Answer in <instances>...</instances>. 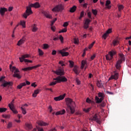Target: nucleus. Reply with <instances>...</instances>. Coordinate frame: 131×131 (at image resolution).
<instances>
[{
    "label": "nucleus",
    "mask_w": 131,
    "mask_h": 131,
    "mask_svg": "<svg viewBox=\"0 0 131 131\" xmlns=\"http://www.w3.org/2000/svg\"><path fill=\"white\" fill-rule=\"evenodd\" d=\"M40 5L39 3H35L34 4H31L28 6L27 7V10L25 13L23 14V17L25 18V19H27V17L29 16L31 14H32V10H31V8H39Z\"/></svg>",
    "instance_id": "1"
},
{
    "label": "nucleus",
    "mask_w": 131,
    "mask_h": 131,
    "mask_svg": "<svg viewBox=\"0 0 131 131\" xmlns=\"http://www.w3.org/2000/svg\"><path fill=\"white\" fill-rule=\"evenodd\" d=\"M66 102L67 106H68V109L70 110L71 114H73L75 112V102L70 98H67Z\"/></svg>",
    "instance_id": "2"
},
{
    "label": "nucleus",
    "mask_w": 131,
    "mask_h": 131,
    "mask_svg": "<svg viewBox=\"0 0 131 131\" xmlns=\"http://www.w3.org/2000/svg\"><path fill=\"white\" fill-rule=\"evenodd\" d=\"M53 80L55 81L52 82L50 83V85H56L57 83H61V82H66L68 79L65 76H57L56 78H53Z\"/></svg>",
    "instance_id": "3"
},
{
    "label": "nucleus",
    "mask_w": 131,
    "mask_h": 131,
    "mask_svg": "<svg viewBox=\"0 0 131 131\" xmlns=\"http://www.w3.org/2000/svg\"><path fill=\"white\" fill-rule=\"evenodd\" d=\"M98 96L95 97L96 103H97V104H100V103L103 102V100H104V98H105V94L103 93L99 92L98 93Z\"/></svg>",
    "instance_id": "4"
},
{
    "label": "nucleus",
    "mask_w": 131,
    "mask_h": 131,
    "mask_svg": "<svg viewBox=\"0 0 131 131\" xmlns=\"http://www.w3.org/2000/svg\"><path fill=\"white\" fill-rule=\"evenodd\" d=\"M6 78L5 76H2L0 78V82H4L1 85V86H3V88H6V86H10L12 85V82H6L4 80Z\"/></svg>",
    "instance_id": "5"
},
{
    "label": "nucleus",
    "mask_w": 131,
    "mask_h": 131,
    "mask_svg": "<svg viewBox=\"0 0 131 131\" xmlns=\"http://www.w3.org/2000/svg\"><path fill=\"white\" fill-rule=\"evenodd\" d=\"M116 51H110L108 53V54H107L105 56V58L106 60H107L108 61H111V60L113 59V56H114V55H116Z\"/></svg>",
    "instance_id": "6"
},
{
    "label": "nucleus",
    "mask_w": 131,
    "mask_h": 131,
    "mask_svg": "<svg viewBox=\"0 0 131 131\" xmlns=\"http://www.w3.org/2000/svg\"><path fill=\"white\" fill-rule=\"evenodd\" d=\"M64 10V7L62 4H59L55 6L52 11L53 12H62Z\"/></svg>",
    "instance_id": "7"
},
{
    "label": "nucleus",
    "mask_w": 131,
    "mask_h": 131,
    "mask_svg": "<svg viewBox=\"0 0 131 131\" xmlns=\"http://www.w3.org/2000/svg\"><path fill=\"white\" fill-rule=\"evenodd\" d=\"M54 73L57 75H60L59 76H62V75H64L65 73L64 72V69L63 68H59L56 71H54Z\"/></svg>",
    "instance_id": "8"
},
{
    "label": "nucleus",
    "mask_w": 131,
    "mask_h": 131,
    "mask_svg": "<svg viewBox=\"0 0 131 131\" xmlns=\"http://www.w3.org/2000/svg\"><path fill=\"white\" fill-rule=\"evenodd\" d=\"M90 119L92 121H96L98 124H101V120H100V119L98 117V115L97 114H95L93 118Z\"/></svg>",
    "instance_id": "9"
},
{
    "label": "nucleus",
    "mask_w": 131,
    "mask_h": 131,
    "mask_svg": "<svg viewBox=\"0 0 131 131\" xmlns=\"http://www.w3.org/2000/svg\"><path fill=\"white\" fill-rule=\"evenodd\" d=\"M40 64H38L34 67H29L26 68H24L22 69V70H23L24 71H28L29 70H32V69H35L36 68H38V67H40Z\"/></svg>",
    "instance_id": "10"
},
{
    "label": "nucleus",
    "mask_w": 131,
    "mask_h": 131,
    "mask_svg": "<svg viewBox=\"0 0 131 131\" xmlns=\"http://www.w3.org/2000/svg\"><path fill=\"white\" fill-rule=\"evenodd\" d=\"M111 32H112V29H108L106 31V33H105L102 36V37L104 38V39H106L108 36V34H110V33H111Z\"/></svg>",
    "instance_id": "11"
},
{
    "label": "nucleus",
    "mask_w": 131,
    "mask_h": 131,
    "mask_svg": "<svg viewBox=\"0 0 131 131\" xmlns=\"http://www.w3.org/2000/svg\"><path fill=\"white\" fill-rule=\"evenodd\" d=\"M66 96V94H64L63 95H60L58 97H56L54 98L55 101H61V100H63L65 96Z\"/></svg>",
    "instance_id": "12"
},
{
    "label": "nucleus",
    "mask_w": 131,
    "mask_h": 131,
    "mask_svg": "<svg viewBox=\"0 0 131 131\" xmlns=\"http://www.w3.org/2000/svg\"><path fill=\"white\" fill-rule=\"evenodd\" d=\"M6 12H8V9L2 7L0 8V14L1 16H4Z\"/></svg>",
    "instance_id": "13"
},
{
    "label": "nucleus",
    "mask_w": 131,
    "mask_h": 131,
    "mask_svg": "<svg viewBox=\"0 0 131 131\" xmlns=\"http://www.w3.org/2000/svg\"><path fill=\"white\" fill-rule=\"evenodd\" d=\"M122 63V62H121V61L120 60H118L116 62V63L115 64V67H116V69H118V70H119V69H120V68H121Z\"/></svg>",
    "instance_id": "14"
},
{
    "label": "nucleus",
    "mask_w": 131,
    "mask_h": 131,
    "mask_svg": "<svg viewBox=\"0 0 131 131\" xmlns=\"http://www.w3.org/2000/svg\"><path fill=\"white\" fill-rule=\"evenodd\" d=\"M26 58H29V55L25 54L22 55L21 57H19L20 62H24V60H26Z\"/></svg>",
    "instance_id": "15"
},
{
    "label": "nucleus",
    "mask_w": 131,
    "mask_h": 131,
    "mask_svg": "<svg viewBox=\"0 0 131 131\" xmlns=\"http://www.w3.org/2000/svg\"><path fill=\"white\" fill-rule=\"evenodd\" d=\"M58 52L59 53V54H61L62 57H66L69 55V53L65 52L62 50H59Z\"/></svg>",
    "instance_id": "16"
},
{
    "label": "nucleus",
    "mask_w": 131,
    "mask_h": 131,
    "mask_svg": "<svg viewBox=\"0 0 131 131\" xmlns=\"http://www.w3.org/2000/svg\"><path fill=\"white\" fill-rule=\"evenodd\" d=\"M25 40H26V39L25 38V37H23L22 39H20L17 42V46H21V45H23L24 42H25Z\"/></svg>",
    "instance_id": "17"
},
{
    "label": "nucleus",
    "mask_w": 131,
    "mask_h": 131,
    "mask_svg": "<svg viewBox=\"0 0 131 131\" xmlns=\"http://www.w3.org/2000/svg\"><path fill=\"white\" fill-rule=\"evenodd\" d=\"M42 13L46 18H48V19H52V15H51L49 12L47 11H43Z\"/></svg>",
    "instance_id": "18"
},
{
    "label": "nucleus",
    "mask_w": 131,
    "mask_h": 131,
    "mask_svg": "<svg viewBox=\"0 0 131 131\" xmlns=\"http://www.w3.org/2000/svg\"><path fill=\"white\" fill-rule=\"evenodd\" d=\"M118 78V73H115L114 75H113L111 76V77L109 78V80L111 79H117Z\"/></svg>",
    "instance_id": "19"
},
{
    "label": "nucleus",
    "mask_w": 131,
    "mask_h": 131,
    "mask_svg": "<svg viewBox=\"0 0 131 131\" xmlns=\"http://www.w3.org/2000/svg\"><path fill=\"white\" fill-rule=\"evenodd\" d=\"M73 71H74V72L75 73V74H76L77 75H78V74H79V70H78V67L76 66H75L73 69Z\"/></svg>",
    "instance_id": "20"
},
{
    "label": "nucleus",
    "mask_w": 131,
    "mask_h": 131,
    "mask_svg": "<svg viewBox=\"0 0 131 131\" xmlns=\"http://www.w3.org/2000/svg\"><path fill=\"white\" fill-rule=\"evenodd\" d=\"M37 123L39 125L41 126H46V125H49V124L42 121H39L37 122Z\"/></svg>",
    "instance_id": "21"
},
{
    "label": "nucleus",
    "mask_w": 131,
    "mask_h": 131,
    "mask_svg": "<svg viewBox=\"0 0 131 131\" xmlns=\"http://www.w3.org/2000/svg\"><path fill=\"white\" fill-rule=\"evenodd\" d=\"M65 110H62L61 111H58L56 113V115H63V114H65L66 113Z\"/></svg>",
    "instance_id": "22"
},
{
    "label": "nucleus",
    "mask_w": 131,
    "mask_h": 131,
    "mask_svg": "<svg viewBox=\"0 0 131 131\" xmlns=\"http://www.w3.org/2000/svg\"><path fill=\"white\" fill-rule=\"evenodd\" d=\"M26 85V83L23 82L20 83L19 85L17 86V89H18V90H21L23 86H25Z\"/></svg>",
    "instance_id": "23"
},
{
    "label": "nucleus",
    "mask_w": 131,
    "mask_h": 131,
    "mask_svg": "<svg viewBox=\"0 0 131 131\" xmlns=\"http://www.w3.org/2000/svg\"><path fill=\"white\" fill-rule=\"evenodd\" d=\"M111 4V1L107 0L106 1L105 6L106 7L107 9H111V6L110 5Z\"/></svg>",
    "instance_id": "24"
},
{
    "label": "nucleus",
    "mask_w": 131,
    "mask_h": 131,
    "mask_svg": "<svg viewBox=\"0 0 131 131\" xmlns=\"http://www.w3.org/2000/svg\"><path fill=\"white\" fill-rule=\"evenodd\" d=\"M120 59L118 60V61H120L122 63L123 61H125V58H124V55L123 54H120L119 55Z\"/></svg>",
    "instance_id": "25"
},
{
    "label": "nucleus",
    "mask_w": 131,
    "mask_h": 131,
    "mask_svg": "<svg viewBox=\"0 0 131 131\" xmlns=\"http://www.w3.org/2000/svg\"><path fill=\"white\" fill-rule=\"evenodd\" d=\"M32 31L33 32H36L37 31L38 28H37V27L36 24H34L32 26Z\"/></svg>",
    "instance_id": "26"
},
{
    "label": "nucleus",
    "mask_w": 131,
    "mask_h": 131,
    "mask_svg": "<svg viewBox=\"0 0 131 131\" xmlns=\"http://www.w3.org/2000/svg\"><path fill=\"white\" fill-rule=\"evenodd\" d=\"M97 86H98V88H103V83H102V81H98L97 82Z\"/></svg>",
    "instance_id": "27"
},
{
    "label": "nucleus",
    "mask_w": 131,
    "mask_h": 131,
    "mask_svg": "<svg viewBox=\"0 0 131 131\" xmlns=\"http://www.w3.org/2000/svg\"><path fill=\"white\" fill-rule=\"evenodd\" d=\"M85 65H87L86 60H82L81 67V69H83V68H84Z\"/></svg>",
    "instance_id": "28"
},
{
    "label": "nucleus",
    "mask_w": 131,
    "mask_h": 131,
    "mask_svg": "<svg viewBox=\"0 0 131 131\" xmlns=\"http://www.w3.org/2000/svg\"><path fill=\"white\" fill-rule=\"evenodd\" d=\"M26 126L27 127V129H31L32 128V125L30 123H26Z\"/></svg>",
    "instance_id": "29"
},
{
    "label": "nucleus",
    "mask_w": 131,
    "mask_h": 131,
    "mask_svg": "<svg viewBox=\"0 0 131 131\" xmlns=\"http://www.w3.org/2000/svg\"><path fill=\"white\" fill-rule=\"evenodd\" d=\"M76 11V6H74L73 7H71L70 10V13H74V12Z\"/></svg>",
    "instance_id": "30"
},
{
    "label": "nucleus",
    "mask_w": 131,
    "mask_h": 131,
    "mask_svg": "<svg viewBox=\"0 0 131 131\" xmlns=\"http://www.w3.org/2000/svg\"><path fill=\"white\" fill-rule=\"evenodd\" d=\"M39 93V90H35L34 93L32 95L33 97H34V98H35V97L37 96V94Z\"/></svg>",
    "instance_id": "31"
},
{
    "label": "nucleus",
    "mask_w": 131,
    "mask_h": 131,
    "mask_svg": "<svg viewBox=\"0 0 131 131\" xmlns=\"http://www.w3.org/2000/svg\"><path fill=\"white\" fill-rule=\"evenodd\" d=\"M10 109L12 111V112L14 114H17L18 113V111H17V110H16V109H15V106L12 107H10Z\"/></svg>",
    "instance_id": "32"
},
{
    "label": "nucleus",
    "mask_w": 131,
    "mask_h": 131,
    "mask_svg": "<svg viewBox=\"0 0 131 131\" xmlns=\"http://www.w3.org/2000/svg\"><path fill=\"white\" fill-rule=\"evenodd\" d=\"M13 77H16V78H18V79H20V78H21V76L20 75V74H18V73H15L13 75Z\"/></svg>",
    "instance_id": "33"
},
{
    "label": "nucleus",
    "mask_w": 131,
    "mask_h": 131,
    "mask_svg": "<svg viewBox=\"0 0 131 131\" xmlns=\"http://www.w3.org/2000/svg\"><path fill=\"white\" fill-rule=\"evenodd\" d=\"M7 111V108L0 107V113H3Z\"/></svg>",
    "instance_id": "34"
},
{
    "label": "nucleus",
    "mask_w": 131,
    "mask_h": 131,
    "mask_svg": "<svg viewBox=\"0 0 131 131\" xmlns=\"http://www.w3.org/2000/svg\"><path fill=\"white\" fill-rule=\"evenodd\" d=\"M14 101H15V100L13 99V100L12 101V102H11L10 103H9V104H8V106H9V108H11V107H15V106H14Z\"/></svg>",
    "instance_id": "35"
},
{
    "label": "nucleus",
    "mask_w": 131,
    "mask_h": 131,
    "mask_svg": "<svg viewBox=\"0 0 131 131\" xmlns=\"http://www.w3.org/2000/svg\"><path fill=\"white\" fill-rule=\"evenodd\" d=\"M84 16V11H82L80 13V17H79V20H81L82 17Z\"/></svg>",
    "instance_id": "36"
},
{
    "label": "nucleus",
    "mask_w": 131,
    "mask_h": 131,
    "mask_svg": "<svg viewBox=\"0 0 131 131\" xmlns=\"http://www.w3.org/2000/svg\"><path fill=\"white\" fill-rule=\"evenodd\" d=\"M92 20L90 19H89V18H87L85 19L84 24H86L87 25H90V23H91Z\"/></svg>",
    "instance_id": "37"
},
{
    "label": "nucleus",
    "mask_w": 131,
    "mask_h": 131,
    "mask_svg": "<svg viewBox=\"0 0 131 131\" xmlns=\"http://www.w3.org/2000/svg\"><path fill=\"white\" fill-rule=\"evenodd\" d=\"M91 107H89L88 108H84L83 109V111L84 112H85V113H89V112H90V111H91Z\"/></svg>",
    "instance_id": "38"
},
{
    "label": "nucleus",
    "mask_w": 131,
    "mask_h": 131,
    "mask_svg": "<svg viewBox=\"0 0 131 131\" xmlns=\"http://www.w3.org/2000/svg\"><path fill=\"white\" fill-rule=\"evenodd\" d=\"M26 24V22L25 21H20V25L23 26V28H25V24Z\"/></svg>",
    "instance_id": "39"
},
{
    "label": "nucleus",
    "mask_w": 131,
    "mask_h": 131,
    "mask_svg": "<svg viewBox=\"0 0 131 131\" xmlns=\"http://www.w3.org/2000/svg\"><path fill=\"white\" fill-rule=\"evenodd\" d=\"M92 13L95 16H97V14H98V11L96 9H92Z\"/></svg>",
    "instance_id": "40"
},
{
    "label": "nucleus",
    "mask_w": 131,
    "mask_h": 131,
    "mask_svg": "<svg viewBox=\"0 0 131 131\" xmlns=\"http://www.w3.org/2000/svg\"><path fill=\"white\" fill-rule=\"evenodd\" d=\"M21 110L22 111V113L25 115V114H26L27 112H26V109L24 108L23 107H21Z\"/></svg>",
    "instance_id": "41"
},
{
    "label": "nucleus",
    "mask_w": 131,
    "mask_h": 131,
    "mask_svg": "<svg viewBox=\"0 0 131 131\" xmlns=\"http://www.w3.org/2000/svg\"><path fill=\"white\" fill-rule=\"evenodd\" d=\"M113 43L114 46H116L117 45H118V43H119V41L117 40H114L113 42Z\"/></svg>",
    "instance_id": "42"
},
{
    "label": "nucleus",
    "mask_w": 131,
    "mask_h": 131,
    "mask_svg": "<svg viewBox=\"0 0 131 131\" xmlns=\"http://www.w3.org/2000/svg\"><path fill=\"white\" fill-rule=\"evenodd\" d=\"M69 63H70V67H71V68H72V67L74 66V62H73V61L71 60H70Z\"/></svg>",
    "instance_id": "43"
},
{
    "label": "nucleus",
    "mask_w": 131,
    "mask_h": 131,
    "mask_svg": "<svg viewBox=\"0 0 131 131\" xmlns=\"http://www.w3.org/2000/svg\"><path fill=\"white\" fill-rule=\"evenodd\" d=\"M38 53L39 56H42V55H43V52H42V50L41 49H38Z\"/></svg>",
    "instance_id": "44"
},
{
    "label": "nucleus",
    "mask_w": 131,
    "mask_h": 131,
    "mask_svg": "<svg viewBox=\"0 0 131 131\" xmlns=\"http://www.w3.org/2000/svg\"><path fill=\"white\" fill-rule=\"evenodd\" d=\"M67 32V28H64L62 30H60L59 33H62L63 32Z\"/></svg>",
    "instance_id": "45"
},
{
    "label": "nucleus",
    "mask_w": 131,
    "mask_h": 131,
    "mask_svg": "<svg viewBox=\"0 0 131 131\" xmlns=\"http://www.w3.org/2000/svg\"><path fill=\"white\" fill-rule=\"evenodd\" d=\"M43 49H44V50H46V49H49V45L43 44Z\"/></svg>",
    "instance_id": "46"
},
{
    "label": "nucleus",
    "mask_w": 131,
    "mask_h": 131,
    "mask_svg": "<svg viewBox=\"0 0 131 131\" xmlns=\"http://www.w3.org/2000/svg\"><path fill=\"white\" fill-rule=\"evenodd\" d=\"M59 39H60L61 42H63V40H64V38L63 37V36L62 35H60Z\"/></svg>",
    "instance_id": "47"
},
{
    "label": "nucleus",
    "mask_w": 131,
    "mask_h": 131,
    "mask_svg": "<svg viewBox=\"0 0 131 131\" xmlns=\"http://www.w3.org/2000/svg\"><path fill=\"white\" fill-rule=\"evenodd\" d=\"M95 41L93 42L89 47V49H92L94 47V45L95 43Z\"/></svg>",
    "instance_id": "48"
},
{
    "label": "nucleus",
    "mask_w": 131,
    "mask_h": 131,
    "mask_svg": "<svg viewBox=\"0 0 131 131\" xmlns=\"http://www.w3.org/2000/svg\"><path fill=\"white\" fill-rule=\"evenodd\" d=\"M118 9H119V12H120V11H121V10H123V6H122V5L119 6Z\"/></svg>",
    "instance_id": "49"
},
{
    "label": "nucleus",
    "mask_w": 131,
    "mask_h": 131,
    "mask_svg": "<svg viewBox=\"0 0 131 131\" xmlns=\"http://www.w3.org/2000/svg\"><path fill=\"white\" fill-rule=\"evenodd\" d=\"M12 126V122H10L7 125V128H11Z\"/></svg>",
    "instance_id": "50"
},
{
    "label": "nucleus",
    "mask_w": 131,
    "mask_h": 131,
    "mask_svg": "<svg viewBox=\"0 0 131 131\" xmlns=\"http://www.w3.org/2000/svg\"><path fill=\"white\" fill-rule=\"evenodd\" d=\"M24 62H25V63H32V60H30L28 59H25Z\"/></svg>",
    "instance_id": "51"
},
{
    "label": "nucleus",
    "mask_w": 131,
    "mask_h": 131,
    "mask_svg": "<svg viewBox=\"0 0 131 131\" xmlns=\"http://www.w3.org/2000/svg\"><path fill=\"white\" fill-rule=\"evenodd\" d=\"M2 117H4V118H10V115H2Z\"/></svg>",
    "instance_id": "52"
},
{
    "label": "nucleus",
    "mask_w": 131,
    "mask_h": 131,
    "mask_svg": "<svg viewBox=\"0 0 131 131\" xmlns=\"http://www.w3.org/2000/svg\"><path fill=\"white\" fill-rule=\"evenodd\" d=\"M86 103H89V104H91L92 103V100L91 99H90V98H88L86 99Z\"/></svg>",
    "instance_id": "53"
},
{
    "label": "nucleus",
    "mask_w": 131,
    "mask_h": 131,
    "mask_svg": "<svg viewBox=\"0 0 131 131\" xmlns=\"http://www.w3.org/2000/svg\"><path fill=\"white\" fill-rule=\"evenodd\" d=\"M59 64H60L62 67L65 66V64H64V62H63V61H59Z\"/></svg>",
    "instance_id": "54"
},
{
    "label": "nucleus",
    "mask_w": 131,
    "mask_h": 131,
    "mask_svg": "<svg viewBox=\"0 0 131 131\" xmlns=\"http://www.w3.org/2000/svg\"><path fill=\"white\" fill-rule=\"evenodd\" d=\"M88 16L89 18H90V19H92V13L88 12Z\"/></svg>",
    "instance_id": "55"
},
{
    "label": "nucleus",
    "mask_w": 131,
    "mask_h": 131,
    "mask_svg": "<svg viewBox=\"0 0 131 131\" xmlns=\"http://www.w3.org/2000/svg\"><path fill=\"white\" fill-rule=\"evenodd\" d=\"M68 25H69L68 23L65 22V23H64L63 26V27H67V26H68Z\"/></svg>",
    "instance_id": "56"
},
{
    "label": "nucleus",
    "mask_w": 131,
    "mask_h": 131,
    "mask_svg": "<svg viewBox=\"0 0 131 131\" xmlns=\"http://www.w3.org/2000/svg\"><path fill=\"white\" fill-rule=\"evenodd\" d=\"M89 25H86L85 24H84V29H88L89 28Z\"/></svg>",
    "instance_id": "57"
},
{
    "label": "nucleus",
    "mask_w": 131,
    "mask_h": 131,
    "mask_svg": "<svg viewBox=\"0 0 131 131\" xmlns=\"http://www.w3.org/2000/svg\"><path fill=\"white\" fill-rule=\"evenodd\" d=\"M74 41L75 45H77V43H78V39H74Z\"/></svg>",
    "instance_id": "58"
},
{
    "label": "nucleus",
    "mask_w": 131,
    "mask_h": 131,
    "mask_svg": "<svg viewBox=\"0 0 131 131\" xmlns=\"http://www.w3.org/2000/svg\"><path fill=\"white\" fill-rule=\"evenodd\" d=\"M16 69V67H12V68H11V69H10V70H11V71L12 72H14V70H15Z\"/></svg>",
    "instance_id": "59"
},
{
    "label": "nucleus",
    "mask_w": 131,
    "mask_h": 131,
    "mask_svg": "<svg viewBox=\"0 0 131 131\" xmlns=\"http://www.w3.org/2000/svg\"><path fill=\"white\" fill-rule=\"evenodd\" d=\"M57 54V51L56 50H53L52 52V55H56Z\"/></svg>",
    "instance_id": "60"
},
{
    "label": "nucleus",
    "mask_w": 131,
    "mask_h": 131,
    "mask_svg": "<svg viewBox=\"0 0 131 131\" xmlns=\"http://www.w3.org/2000/svg\"><path fill=\"white\" fill-rule=\"evenodd\" d=\"M82 7H83V8H86L87 7H88V4L85 3V4H83Z\"/></svg>",
    "instance_id": "61"
},
{
    "label": "nucleus",
    "mask_w": 131,
    "mask_h": 131,
    "mask_svg": "<svg viewBox=\"0 0 131 131\" xmlns=\"http://www.w3.org/2000/svg\"><path fill=\"white\" fill-rule=\"evenodd\" d=\"M76 82L77 84H80V80H79L78 79H76Z\"/></svg>",
    "instance_id": "62"
},
{
    "label": "nucleus",
    "mask_w": 131,
    "mask_h": 131,
    "mask_svg": "<svg viewBox=\"0 0 131 131\" xmlns=\"http://www.w3.org/2000/svg\"><path fill=\"white\" fill-rule=\"evenodd\" d=\"M18 72H19V70L18 69H16L15 71H14V74L18 73Z\"/></svg>",
    "instance_id": "63"
},
{
    "label": "nucleus",
    "mask_w": 131,
    "mask_h": 131,
    "mask_svg": "<svg viewBox=\"0 0 131 131\" xmlns=\"http://www.w3.org/2000/svg\"><path fill=\"white\" fill-rule=\"evenodd\" d=\"M38 131H43V128H39L38 127H37Z\"/></svg>",
    "instance_id": "64"
}]
</instances>
